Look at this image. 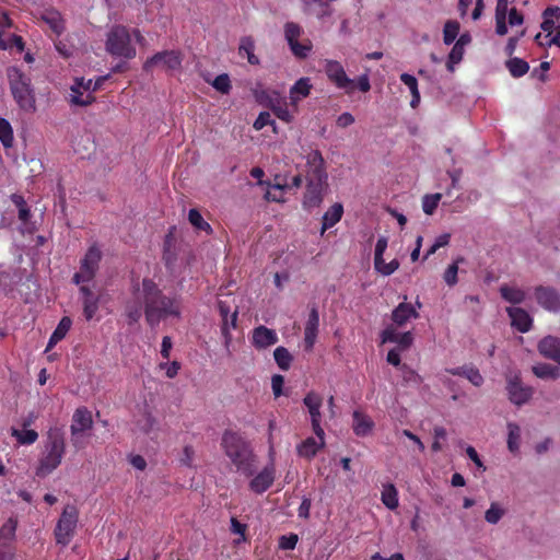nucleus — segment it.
<instances>
[{"instance_id": "7c9ffc66", "label": "nucleus", "mask_w": 560, "mask_h": 560, "mask_svg": "<svg viewBox=\"0 0 560 560\" xmlns=\"http://www.w3.org/2000/svg\"><path fill=\"white\" fill-rule=\"evenodd\" d=\"M312 89V83L310 78H301L299 79L294 85L290 89V101L292 106L296 109L298 103L308 96Z\"/></svg>"}, {"instance_id": "3c124183", "label": "nucleus", "mask_w": 560, "mask_h": 560, "mask_svg": "<svg viewBox=\"0 0 560 560\" xmlns=\"http://www.w3.org/2000/svg\"><path fill=\"white\" fill-rule=\"evenodd\" d=\"M0 141L5 148H10L13 142V131L8 120L0 118Z\"/></svg>"}, {"instance_id": "a211bd4d", "label": "nucleus", "mask_w": 560, "mask_h": 560, "mask_svg": "<svg viewBox=\"0 0 560 560\" xmlns=\"http://www.w3.org/2000/svg\"><path fill=\"white\" fill-rule=\"evenodd\" d=\"M315 436H308L296 446V453L305 459L313 458L325 446V432H314Z\"/></svg>"}, {"instance_id": "ea45409f", "label": "nucleus", "mask_w": 560, "mask_h": 560, "mask_svg": "<svg viewBox=\"0 0 560 560\" xmlns=\"http://www.w3.org/2000/svg\"><path fill=\"white\" fill-rule=\"evenodd\" d=\"M19 520L16 516H10L0 527V542L9 544L14 540Z\"/></svg>"}, {"instance_id": "aec40b11", "label": "nucleus", "mask_w": 560, "mask_h": 560, "mask_svg": "<svg viewBox=\"0 0 560 560\" xmlns=\"http://www.w3.org/2000/svg\"><path fill=\"white\" fill-rule=\"evenodd\" d=\"M303 402L310 413L313 432L322 433V429H323L320 425V422H322L320 408L323 405L322 396L314 392H311L304 397Z\"/></svg>"}, {"instance_id": "f8f14e48", "label": "nucleus", "mask_w": 560, "mask_h": 560, "mask_svg": "<svg viewBox=\"0 0 560 560\" xmlns=\"http://www.w3.org/2000/svg\"><path fill=\"white\" fill-rule=\"evenodd\" d=\"M101 256V250L96 246L89 248L84 258L82 259L80 271L77 272L73 277V280L77 284L89 282L94 278L98 269Z\"/></svg>"}, {"instance_id": "473e14b6", "label": "nucleus", "mask_w": 560, "mask_h": 560, "mask_svg": "<svg viewBox=\"0 0 560 560\" xmlns=\"http://www.w3.org/2000/svg\"><path fill=\"white\" fill-rule=\"evenodd\" d=\"M342 213L343 207L341 203L332 205L323 215V226L320 234L323 235L327 229L338 223L342 218Z\"/></svg>"}, {"instance_id": "412c9836", "label": "nucleus", "mask_w": 560, "mask_h": 560, "mask_svg": "<svg viewBox=\"0 0 560 560\" xmlns=\"http://www.w3.org/2000/svg\"><path fill=\"white\" fill-rule=\"evenodd\" d=\"M537 303L549 312L560 311V294L549 287H538L535 290Z\"/></svg>"}, {"instance_id": "58836bf2", "label": "nucleus", "mask_w": 560, "mask_h": 560, "mask_svg": "<svg viewBox=\"0 0 560 560\" xmlns=\"http://www.w3.org/2000/svg\"><path fill=\"white\" fill-rule=\"evenodd\" d=\"M533 373L541 380H557L560 377V368L548 363H538L533 366Z\"/></svg>"}, {"instance_id": "4468645a", "label": "nucleus", "mask_w": 560, "mask_h": 560, "mask_svg": "<svg viewBox=\"0 0 560 560\" xmlns=\"http://www.w3.org/2000/svg\"><path fill=\"white\" fill-rule=\"evenodd\" d=\"M305 164V178L328 179L325 161L317 149L308 148L303 150Z\"/></svg>"}, {"instance_id": "20e7f679", "label": "nucleus", "mask_w": 560, "mask_h": 560, "mask_svg": "<svg viewBox=\"0 0 560 560\" xmlns=\"http://www.w3.org/2000/svg\"><path fill=\"white\" fill-rule=\"evenodd\" d=\"M133 39L139 44L144 42V37L139 30H129L122 25H115L107 33L106 51L114 57L132 59L137 55Z\"/></svg>"}, {"instance_id": "9b49d317", "label": "nucleus", "mask_w": 560, "mask_h": 560, "mask_svg": "<svg viewBox=\"0 0 560 560\" xmlns=\"http://www.w3.org/2000/svg\"><path fill=\"white\" fill-rule=\"evenodd\" d=\"M328 179L306 178V190L303 197V207L312 210L320 206L328 189Z\"/></svg>"}, {"instance_id": "6ab92c4d", "label": "nucleus", "mask_w": 560, "mask_h": 560, "mask_svg": "<svg viewBox=\"0 0 560 560\" xmlns=\"http://www.w3.org/2000/svg\"><path fill=\"white\" fill-rule=\"evenodd\" d=\"M382 343L394 342L397 345L395 349L405 351L413 342L411 331L399 332L394 325L387 326L381 334Z\"/></svg>"}, {"instance_id": "393cba45", "label": "nucleus", "mask_w": 560, "mask_h": 560, "mask_svg": "<svg viewBox=\"0 0 560 560\" xmlns=\"http://www.w3.org/2000/svg\"><path fill=\"white\" fill-rule=\"evenodd\" d=\"M538 351L541 355L557 362L560 365V339L547 336L538 343Z\"/></svg>"}, {"instance_id": "13d9d810", "label": "nucleus", "mask_w": 560, "mask_h": 560, "mask_svg": "<svg viewBox=\"0 0 560 560\" xmlns=\"http://www.w3.org/2000/svg\"><path fill=\"white\" fill-rule=\"evenodd\" d=\"M275 115L285 122H291L294 118V113H292L287 105H277L272 107Z\"/></svg>"}, {"instance_id": "bb28decb", "label": "nucleus", "mask_w": 560, "mask_h": 560, "mask_svg": "<svg viewBox=\"0 0 560 560\" xmlns=\"http://www.w3.org/2000/svg\"><path fill=\"white\" fill-rule=\"evenodd\" d=\"M319 325V315L315 307L310 312L304 329V343L307 350H311L316 341Z\"/></svg>"}, {"instance_id": "7ed1b4c3", "label": "nucleus", "mask_w": 560, "mask_h": 560, "mask_svg": "<svg viewBox=\"0 0 560 560\" xmlns=\"http://www.w3.org/2000/svg\"><path fill=\"white\" fill-rule=\"evenodd\" d=\"M66 454L63 432L59 428H51L46 434L43 450L38 456L35 474L45 478L56 470Z\"/></svg>"}, {"instance_id": "680f3d73", "label": "nucleus", "mask_w": 560, "mask_h": 560, "mask_svg": "<svg viewBox=\"0 0 560 560\" xmlns=\"http://www.w3.org/2000/svg\"><path fill=\"white\" fill-rule=\"evenodd\" d=\"M525 33H526V31L523 30L518 34H516L514 36H511L508 39V43H506L505 48H504V52H505L506 56L511 57L515 52V49H516L517 44H518V40L525 35Z\"/></svg>"}, {"instance_id": "423d86ee", "label": "nucleus", "mask_w": 560, "mask_h": 560, "mask_svg": "<svg viewBox=\"0 0 560 560\" xmlns=\"http://www.w3.org/2000/svg\"><path fill=\"white\" fill-rule=\"evenodd\" d=\"M93 428L92 412L86 407L77 408L72 415L70 433L71 443L77 450L84 448L89 431Z\"/></svg>"}, {"instance_id": "dca6fc26", "label": "nucleus", "mask_w": 560, "mask_h": 560, "mask_svg": "<svg viewBox=\"0 0 560 560\" xmlns=\"http://www.w3.org/2000/svg\"><path fill=\"white\" fill-rule=\"evenodd\" d=\"M506 390L513 404L521 406L530 399L533 395L532 387L524 386L517 374H510L506 378Z\"/></svg>"}, {"instance_id": "c9c22d12", "label": "nucleus", "mask_w": 560, "mask_h": 560, "mask_svg": "<svg viewBox=\"0 0 560 560\" xmlns=\"http://www.w3.org/2000/svg\"><path fill=\"white\" fill-rule=\"evenodd\" d=\"M508 448L511 453L517 454L521 446V427L514 422H509L508 425Z\"/></svg>"}, {"instance_id": "c03bdc74", "label": "nucleus", "mask_w": 560, "mask_h": 560, "mask_svg": "<svg viewBox=\"0 0 560 560\" xmlns=\"http://www.w3.org/2000/svg\"><path fill=\"white\" fill-rule=\"evenodd\" d=\"M505 513V509L500 503L492 502L485 513V520L487 523L495 525L501 521Z\"/></svg>"}, {"instance_id": "bf43d9fd", "label": "nucleus", "mask_w": 560, "mask_h": 560, "mask_svg": "<svg viewBox=\"0 0 560 560\" xmlns=\"http://www.w3.org/2000/svg\"><path fill=\"white\" fill-rule=\"evenodd\" d=\"M535 42L541 47H550L552 45L560 47V27H558V31L546 42L542 40V34L538 33L535 36Z\"/></svg>"}, {"instance_id": "4c0bfd02", "label": "nucleus", "mask_w": 560, "mask_h": 560, "mask_svg": "<svg viewBox=\"0 0 560 560\" xmlns=\"http://www.w3.org/2000/svg\"><path fill=\"white\" fill-rule=\"evenodd\" d=\"M501 296L512 303V304H520L525 300V292L518 287L514 285H508L503 284L500 288Z\"/></svg>"}, {"instance_id": "9d476101", "label": "nucleus", "mask_w": 560, "mask_h": 560, "mask_svg": "<svg viewBox=\"0 0 560 560\" xmlns=\"http://www.w3.org/2000/svg\"><path fill=\"white\" fill-rule=\"evenodd\" d=\"M324 71L336 88L343 90L348 94L354 91V80L347 75L343 66L339 61L331 59L324 60Z\"/></svg>"}, {"instance_id": "603ef678", "label": "nucleus", "mask_w": 560, "mask_h": 560, "mask_svg": "<svg viewBox=\"0 0 560 560\" xmlns=\"http://www.w3.org/2000/svg\"><path fill=\"white\" fill-rule=\"evenodd\" d=\"M441 198H442V195L439 192L432 194V195H425L422 199V209H423L424 213L431 215L435 211Z\"/></svg>"}, {"instance_id": "8fccbe9b", "label": "nucleus", "mask_w": 560, "mask_h": 560, "mask_svg": "<svg viewBox=\"0 0 560 560\" xmlns=\"http://www.w3.org/2000/svg\"><path fill=\"white\" fill-rule=\"evenodd\" d=\"M302 34L303 28L298 23L287 22L284 24V37L288 42V45L295 40H299Z\"/></svg>"}, {"instance_id": "5701e85b", "label": "nucleus", "mask_w": 560, "mask_h": 560, "mask_svg": "<svg viewBox=\"0 0 560 560\" xmlns=\"http://www.w3.org/2000/svg\"><path fill=\"white\" fill-rule=\"evenodd\" d=\"M419 316V312L412 304L402 302L399 303L392 312V325L395 327H401L409 320L417 319Z\"/></svg>"}, {"instance_id": "39448f33", "label": "nucleus", "mask_w": 560, "mask_h": 560, "mask_svg": "<svg viewBox=\"0 0 560 560\" xmlns=\"http://www.w3.org/2000/svg\"><path fill=\"white\" fill-rule=\"evenodd\" d=\"M7 74L12 95L20 108L28 113L34 112L36 109L35 95L30 78L15 67L9 68Z\"/></svg>"}, {"instance_id": "774afa93", "label": "nucleus", "mask_w": 560, "mask_h": 560, "mask_svg": "<svg viewBox=\"0 0 560 560\" xmlns=\"http://www.w3.org/2000/svg\"><path fill=\"white\" fill-rule=\"evenodd\" d=\"M296 542H298V536L292 534L289 536H282L280 538L279 546L281 549L292 550L295 548Z\"/></svg>"}, {"instance_id": "a18cd8bd", "label": "nucleus", "mask_w": 560, "mask_h": 560, "mask_svg": "<svg viewBox=\"0 0 560 560\" xmlns=\"http://www.w3.org/2000/svg\"><path fill=\"white\" fill-rule=\"evenodd\" d=\"M506 68L514 78L523 77L527 73L529 66L521 58H511L506 61Z\"/></svg>"}, {"instance_id": "b1692460", "label": "nucleus", "mask_w": 560, "mask_h": 560, "mask_svg": "<svg viewBox=\"0 0 560 560\" xmlns=\"http://www.w3.org/2000/svg\"><path fill=\"white\" fill-rule=\"evenodd\" d=\"M80 292L82 294L84 317L86 320H91L98 311L101 295H96L85 285L80 287Z\"/></svg>"}, {"instance_id": "f704fd0d", "label": "nucleus", "mask_w": 560, "mask_h": 560, "mask_svg": "<svg viewBox=\"0 0 560 560\" xmlns=\"http://www.w3.org/2000/svg\"><path fill=\"white\" fill-rule=\"evenodd\" d=\"M10 432L20 445H32L38 440V433L33 429L12 427Z\"/></svg>"}, {"instance_id": "0eeeda50", "label": "nucleus", "mask_w": 560, "mask_h": 560, "mask_svg": "<svg viewBox=\"0 0 560 560\" xmlns=\"http://www.w3.org/2000/svg\"><path fill=\"white\" fill-rule=\"evenodd\" d=\"M495 33L499 36L508 34L510 26H518L524 23V16L516 8H509V0H497L495 5Z\"/></svg>"}, {"instance_id": "ddd939ff", "label": "nucleus", "mask_w": 560, "mask_h": 560, "mask_svg": "<svg viewBox=\"0 0 560 560\" xmlns=\"http://www.w3.org/2000/svg\"><path fill=\"white\" fill-rule=\"evenodd\" d=\"M276 475L275 447H269V464L264 467L249 482V488L255 493H262L273 483Z\"/></svg>"}, {"instance_id": "338daca9", "label": "nucleus", "mask_w": 560, "mask_h": 560, "mask_svg": "<svg viewBox=\"0 0 560 560\" xmlns=\"http://www.w3.org/2000/svg\"><path fill=\"white\" fill-rule=\"evenodd\" d=\"M400 80H401V82L405 85L408 86V89L410 90L411 95L419 92L418 81H417V79L413 75L408 74V73H402L400 75Z\"/></svg>"}, {"instance_id": "c756f323", "label": "nucleus", "mask_w": 560, "mask_h": 560, "mask_svg": "<svg viewBox=\"0 0 560 560\" xmlns=\"http://www.w3.org/2000/svg\"><path fill=\"white\" fill-rule=\"evenodd\" d=\"M40 19L44 23H46L49 28L51 30V32L57 35V36H60L63 31H65V21L60 14V12H58L57 10L55 9H46L42 12L40 14Z\"/></svg>"}, {"instance_id": "f3484780", "label": "nucleus", "mask_w": 560, "mask_h": 560, "mask_svg": "<svg viewBox=\"0 0 560 560\" xmlns=\"http://www.w3.org/2000/svg\"><path fill=\"white\" fill-rule=\"evenodd\" d=\"M278 342L276 330L260 325L253 329L250 335V343L258 351L266 350Z\"/></svg>"}, {"instance_id": "a878e982", "label": "nucleus", "mask_w": 560, "mask_h": 560, "mask_svg": "<svg viewBox=\"0 0 560 560\" xmlns=\"http://www.w3.org/2000/svg\"><path fill=\"white\" fill-rule=\"evenodd\" d=\"M506 312L511 318V324L521 332H527L530 327L533 319L529 314L521 307H508Z\"/></svg>"}, {"instance_id": "37998d69", "label": "nucleus", "mask_w": 560, "mask_h": 560, "mask_svg": "<svg viewBox=\"0 0 560 560\" xmlns=\"http://www.w3.org/2000/svg\"><path fill=\"white\" fill-rule=\"evenodd\" d=\"M460 25L455 20H448L443 27V42L445 45H451L459 35Z\"/></svg>"}, {"instance_id": "f257e3e1", "label": "nucleus", "mask_w": 560, "mask_h": 560, "mask_svg": "<svg viewBox=\"0 0 560 560\" xmlns=\"http://www.w3.org/2000/svg\"><path fill=\"white\" fill-rule=\"evenodd\" d=\"M143 310L147 323L154 327L167 317H180L182 300L177 295L163 294L158 284L149 278L132 281L130 295L125 304L128 324L137 323Z\"/></svg>"}, {"instance_id": "0e129e2a", "label": "nucleus", "mask_w": 560, "mask_h": 560, "mask_svg": "<svg viewBox=\"0 0 560 560\" xmlns=\"http://www.w3.org/2000/svg\"><path fill=\"white\" fill-rule=\"evenodd\" d=\"M433 434H434V441L432 443V451L440 452L443 448L440 441L444 440L446 438V430L442 427H435L433 430Z\"/></svg>"}, {"instance_id": "2eb2a0df", "label": "nucleus", "mask_w": 560, "mask_h": 560, "mask_svg": "<svg viewBox=\"0 0 560 560\" xmlns=\"http://www.w3.org/2000/svg\"><path fill=\"white\" fill-rule=\"evenodd\" d=\"M182 66V55L175 50H166L162 52H158L148 59L143 69L145 71H150L154 67H161L165 70H177Z\"/></svg>"}, {"instance_id": "e433bc0d", "label": "nucleus", "mask_w": 560, "mask_h": 560, "mask_svg": "<svg viewBox=\"0 0 560 560\" xmlns=\"http://www.w3.org/2000/svg\"><path fill=\"white\" fill-rule=\"evenodd\" d=\"M255 42L250 36H244L241 38L238 54L242 57H246L250 65H258L259 59L254 54Z\"/></svg>"}, {"instance_id": "4d7b16f0", "label": "nucleus", "mask_w": 560, "mask_h": 560, "mask_svg": "<svg viewBox=\"0 0 560 560\" xmlns=\"http://www.w3.org/2000/svg\"><path fill=\"white\" fill-rule=\"evenodd\" d=\"M212 86L221 92V93H229L230 89H231V82H230V78L228 74L223 73V74H220L218 75L213 82H212Z\"/></svg>"}, {"instance_id": "de8ad7c7", "label": "nucleus", "mask_w": 560, "mask_h": 560, "mask_svg": "<svg viewBox=\"0 0 560 560\" xmlns=\"http://www.w3.org/2000/svg\"><path fill=\"white\" fill-rule=\"evenodd\" d=\"M273 358L281 370L285 371L290 368L292 355L284 347L276 348L273 351Z\"/></svg>"}, {"instance_id": "e2e57ef3", "label": "nucleus", "mask_w": 560, "mask_h": 560, "mask_svg": "<svg viewBox=\"0 0 560 560\" xmlns=\"http://www.w3.org/2000/svg\"><path fill=\"white\" fill-rule=\"evenodd\" d=\"M464 377L467 378L472 385L477 387L481 386L483 383V377L480 374L479 370L472 365L469 366Z\"/></svg>"}, {"instance_id": "49530a36", "label": "nucleus", "mask_w": 560, "mask_h": 560, "mask_svg": "<svg viewBox=\"0 0 560 560\" xmlns=\"http://www.w3.org/2000/svg\"><path fill=\"white\" fill-rule=\"evenodd\" d=\"M374 267L377 272L383 276H389L394 273L399 268V262L397 259H393L389 262H386L384 258L374 259Z\"/></svg>"}, {"instance_id": "2f4dec72", "label": "nucleus", "mask_w": 560, "mask_h": 560, "mask_svg": "<svg viewBox=\"0 0 560 560\" xmlns=\"http://www.w3.org/2000/svg\"><path fill=\"white\" fill-rule=\"evenodd\" d=\"M218 308L221 316V327H224L225 324L231 325V323H233V327H236L238 308L235 306L232 310L231 303L226 300H219Z\"/></svg>"}, {"instance_id": "69168bd1", "label": "nucleus", "mask_w": 560, "mask_h": 560, "mask_svg": "<svg viewBox=\"0 0 560 560\" xmlns=\"http://www.w3.org/2000/svg\"><path fill=\"white\" fill-rule=\"evenodd\" d=\"M275 122L270 119V114L268 112H262L258 115L256 120L254 121L253 127L256 130H261L264 127L268 125H273Z\"/></svg>"}, {"instance_id": "864d4df0", "label": "nucleus", "mask_w": 560, "mask_h": 560, "mask_svg": "<svg viewBox=\"0 0 560 560\" xmlns=\"http://www.w3.org/2000/svg\"><path fill=\"white\" fill-rule=\"evenodd\" d=\"M285 188H287V186L281 185V184H276V185L270 186L269 189L265 194L266 200L273 201V202H283L284 201L283 191Z\"/></svg>"}, {"instance_id": "79ce46f5", "label": "nucleus", "mask_w": 560, "mask_h": 560, "mask_svg": "<svg viewBox=\"0 0 560 560\" xmlns=\"http://www.w3.org/2000/svg\"><path fill=\"white\" fill-rule=\"evenodd\" d=\"M289 47L296 58L304 59L311 54L313 44L308 38H305L302 42L295 40L289 44Z\"/></svg>"}, {"instance_id": "09e8293b", "label": "nucleus", "mask_w": 560, "mask_h": 560, "mask_svg": "<svg viewBox=\"0 0 560 560\" xmlns=\"http://www.w3.org/2000/svg\"><path fill=\"white\" fill-rule=\"evenodd\" d=\"M188 220L192 226H195L197 230L205 231L207 233H210L211 226L209 223H207L200 212L196 209H191L188 213Z\"/></svg>"}, {"instance_id": "f03ea898", "label": "nucleus", "mask_w": 560, "mask_h": 560, "mask_svg": "<svg viewBox=\"0 0 560 560\" xmlns=\"http://www.w3.org/2000/svg\"><path fill=\"white\" fill-rule=\"evenodd\" d=\"M221 446L224 454L237 471L250 476L257 467V456L252 444L242 435L228 431L222 436Z\"/></svg>"}, {"instance_id": "052dcab7", "label": "nucleus", "mask_w": 560, "mask_h": 560, "mask_svg": "<svg viewBox=\"0 0 560 560\" xmlns=\"http://www.w3.org/2000/svg\"><path fill=\"white\" fill-rule=\"evenodd\" d=\"M159 368L165 371V375L168 378H174L178 374V371L180 370V364L177 361H173L171 363L162 362L159 364Z\"/></svg>"}, {"instance_id": "4be33fe9", "label": "nucleus", "mask_w": 560, "mask_h": 560, "mask_svg": "<svg viewBox=\"0 0 560 560\" xmlns=\"http://www.w3.org/2000/svg\"><path fill=\"white\" fill-rule=\"evenodd\" d=\"M560 20V8L559 7H549L542 12V22L540 27L545 35H542V40H548L557 31Z\"/></svg>"}, {"instance_id": "c85d7f7f", "label": "nucleus", "mask_w": 560, "mask_h": 560, "mask_svg": "<svg viewBox=\"0 0 560 560\" xmlns=\"http://www.w3.org/2000/svg\"><path fill=\"white\" fill-rule=\"evenodd\" d=\"M352 429L355 435L366 436L371 434L374 428V422L366 413L355 410L352 415Z\"/></svg>"}, {"instance_id": "6e6552de", "label": "nucleus", "mask_w": 560, "mask_h": 560, "mask_svg": "<svg viewBox=\"0 0 560 560\" xmlns=\"http://www.w3.org/2000/svg\"><path fill=\"white\" fill-rule=\"evenodd\" d=\"M79 520V512L75 506H65L55 528L57 544L67 546L72 539Z\"/></svg>"}, {"instance_id": "cd10ccee", "label": "nucleus", "mask_w": 560, "mask_h": 560, "mask_svg": "<svg viewBox=\"0 0 560 560\" xmlns=\"http://www.w3.org/2000/svg\"><path fill=\"white\" fill-rule=\"evenodd\" d=\"M84 84V79H75L73 85L70 89V103L78 106L90 105L94 101V96L91 92L81 90Z\"/></svg>"}, {"instance_id": "5fc2aeb1", "label": "nucleus", "mask_w": 560, "mask_h": 560, "mask_svg": "<svg viewBox=\"0 0 560 560\" xmlns=\"http://www.w3.org/2000/svg\"><path fill=\"white\" fill-rule=\"evenodd\" d=\"M463 261V258H457L445 270L443 278L447 285L453 287L457 283L458 264Z\"/></svg>"}, {"instance_id": "6e6d98bb", "label": "nucleus", "mask_w": 560, "mask_h": 560, "mask_svg": "<svg viewBox=\"0 0 560 560\" xmlns=\"http://www.w3.org/2000/svg\"><path fill=\"white\" fill-rule=\"evenodd\" d=\"M12 26V21L9 18L7 12H2L0 16V47L2 49H8L11 47V44L5 42V30Z\"/></svg>"}, {"instance_id": "72a5a7b5", "label": "nucleus", "mask_w": 560, "mask_h": 560, "mask_svg": "<svg viewBox=\"0 0 560 560\" xmlns=\"http://www.w3.org/2000/svg\"><path fill=\"white\" fill-rule=\"evenodd\" d=\"M71 319L69 317H62L58 326L51 334L46 351L52 349L60 340H62L71 328Z\"/></svg>"}, {"instance_id": "1a4fd4ad", "label": "nucleus", "mask_w": 560, "mask_h": 560, "mask_svg": "<svg viewBox=\"0 0 560 560\" xmlns=\"http://www.w3.org/2000/svg\"><path fill=\"white\" fill-rule=\"evenodd\" d=\"M132 430L137 434L150 435L159 430L153 408L147 402L138 405L132 417Z\"/></svg>"}, {"instance_id": "a19ab883", "label": "nucleus", "mask_w": 560, "mask_h": 560, "mask_svg": "<svg viewBox=\"0 0 560 560\" xmlns=\"http://www.w3.org/2000/svg\"><path fill=\"white\" fill-rule=\"evenodd\" d=\"M381 499L389 510H395L398 506V492L393 483L383 487Z\"/></svg>"}]
</instances>
